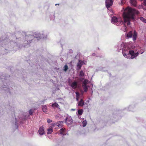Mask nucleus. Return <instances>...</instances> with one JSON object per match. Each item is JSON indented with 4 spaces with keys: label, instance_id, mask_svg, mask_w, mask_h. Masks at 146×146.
Here are the masks:
<instances>
[{
    "label": "nucleus",
    "instance_id": "25",
    "mask_svg": "<svg viewBox=\"0 0 146 146\" xmlns=\"http://www.w3.org/2000/svg\"><path fill=\"white\" fill-rule=\"evenodd\" d=\"M84 73L83 71L82 70L80 72L79 76L80 77H83L84 76Z\"/></svg>",
    "mask_w": 146,
    "mask_h": 146
},
{
    "label": "nucleus",
    "instance_id": "18",
    "mask_svg": "<svg viewBox=\"0 0 146 146\" xmlns=\"http://www.w3.org/2000/svg\"><path fill=\"white\" fill-rule=\"evenodd\" d=\"M130 3L131 4L134 6H136L137 4V1L136 0H130Z\"/></svg>",
    "mask_w": 146,
    "mask_h": 146
},
{
    "label": "nucleus",
    "instance_id": "39",
    "mask_svg": "<svg viewBox=\"0 0 146 146\" xmlns=\"http://www.w3.org/2000/svg\"><path fill=\"white\" fill-rule=\"evenodd\" d=\"M71 110H72V111H75V109H72Z\"/></svg>",
    "mask_w": 146,
    "mask_h": 146
},
{
    "label": "nucleus",
    "instance_id": "38",
    "mask_svg": "<svg viewBox=\"0 0 146 146\" xmlns=\"http://www.w3.org/2000/svg\"><path fill=\"white\" fill-rule=\"evenodd\" d=\"M79 98H76V100L77 101H78V100H79Z\"/></svg>",
    "mask_w": 146,
    "mask_h": 146
},
{
    "label": "nucleus",
    "instance_id": "6",
    "mask_svg": "<svg viewBox=\"0 0 146 146\" xmlns=\"http://www.w3.org/2000/svg\"><path fill=\"white\" fill-rule=\"evenodd\" d=\"M68 82L70 86L73 89H76L78 87V83L76 81H74L71 83V81L69 79Z\"/></svg>",
    "mask_w": 146,
    "mask_h": 146
},
{
    "label": "nucleus",
    "instance_id": "24",
    "mask_svg": "<svg viewBox=\"0 0 146 146\" xmlns=\"http://www.w3.org/2000/svg\"><path fill=\"white\" fill-rule=\"evenodd\" d=\"M139 19L142 22L146 23V19L144 18L143 17H141L139 18Z\"/></svg>",
    "mask_w": 146,
    "mask_h": 146
},
{
    "label": "nucleus",
    "instance_id": "40",
    "mask_svg": "<svg viewBox=\"0 0 146 146\" xmlns=\"http://www.w3.org/2000/svg\"><path fill=\"white\" fill-rule=\"evenodd\" d=\"M123 0H121V3H123Z\"/></svg>",
    "mask_w": 146,
    "mask_h": 146
},
{
    "label": "nucleus",
    "instance_id": "15",
    "mask_svg": "<svg viewBox=\"0 0 146 146\" xmlns=\"http://www.w3.org/2000/svg\"><path fill=\"white\" fill-rule=\"evenodd\" d=\"M88 87L89 86L86 84L82 85V88L85 92H86L87 91Z\"/></svg>",
    "mask_w": 146,
    "mask_h": 146
},
{
    "label": "nucleus",
    "instance_id": "22",
    "mask_svg": "<svg viewBox=\"0 0 146 146\" xmlns=\"http://www.w3.org/2000/svg\"><path fill=\"white\" fill-rule=\"evenodd\" d=\"M98 70L102 71L105 72L107 70V69L105 68L100 67L99 68Z\"/></svg>",
    "mask_w": 146,
    "mask_h": 146
},
{
    "label": "nucleus",
    "instance_id": "35",
    "mask_svg": "<svg viewBox=\"0 0 146 146\" xmlns=\"http://www.w3.org/2000/svg\"><path fill=\"white\" fill-rule=\"evenodd\" d=\"M74 58H76L77 59L78 58V55H76Z\"/></svg>",
    "mask_w": 146,
    "mask_h": 146
},
{
    "label": "nucleus",
    "instance_id": "10",
    "mask_svg": "<svg viewBox=\"0 0 146 146\" xmlns=\"http://www.w3.org/2000/svg\"><path fill=\"white\" fill-rule=\"evenodd\" d=\"M83 63H84V62L83 61L80 60H79L77 64V70H79L81 69Z\"/></svg>",
    "mask_w": 146,
    "mask_h": 146
},
{
    "label": "nucleus",
    "instance_id": "34",
    "mask_svg": "<svg viewBox=\"0 0 146 146\" xmlns=\"http://www.w3.org/2000/svg\"><path fill=\"white\" fill-rule=\"evenodd\" d=\"M96 54L95 53H93L92 54V55L93 56H96L97 57H98V56H96Z\"/></svg>",
    "mask_w": 146,
    "mask_h": 146
},
{
    "label": "nucleus",
    "instance_id": "41",
    "mask_svg": "<svg viewBox=\"0 0 146 146\" xmlns=\"http://www.w3.org/2000/svg\"><path fill=\"white\" fill-rule=\"evenodd\" d=\"M144 52V51H143V52H141V53H140L141 54H143Z\"/></svg>",
    "mask_w": 146,
    "mask_h": 146
},
{
    "label": "nucleus",
    "instance_id": "20",
    "mask_svg": "<svg viewBox=\"0 0 146 146\" xmlns=\"http://www.w3.org/2000/svg\"><path fill=\"white\" fill-rule=\"evenodd\" d=\"M42 106L43 111L44 112H46L47 108L46 106L45 105H43Z\"/></svg>",
    "mask_w": 146,
    "mask_h": 146
},
{
    "label": "nucleus",
    "instance_id": "30",
    "mask_svg": "<svg viewBox=\"0 0 146 146\" xmlns=\"http://www.w3.org/2000/svg\"><path fill=\"white\" fill-rule=\"evenodd\" d=\"M15 125L16 126V129H18V126L17 125V120H16V118H15Z\"/></svg>",
    "mask_w": 146,
    "mask_h": 146
},
{
    "label": "nucleus",
    "instance_id": "11",
    "mask_svg": "<svg viewBox=\"0 0 146 146\" xmlns=\"http://www.w3.org/2000/svg\"><path fill=\"white\" fill-rule=\"evenodd\" d=\"M135 108V106L134 105H132L129 106L126 108H125L124 110H127L129 111H133Z\"/></svg>",
    "mask_w": 146,
    "mask_h": 146
},
{
    "label": "nucleus",
    "instance_id": "3",
    "mask_svg": "<svg viewBox=\"0 0 146 146\" xmlns=\"http://www.w3.org/2000/svg\"><path fill=\"white\" fill-rule=\"evenodd\" d=\"M116 51L120 52L122 50V53L125 58L129 59L135 58L140 53V49L138 46H136L134 44L126 45L124 43H119L115 46Z\"/></svg>",
    "mask_w": 146,
    "mask_h": 146
},
{
    "label": "nucleus",
    "instance_id": "32",
    "mask_svg": "<svg viewBox=\"0 0 146 146\" xmlns=\"http://www.w3.org/2000/svg\"><path fill=\"white\" fill-rule=\"evenodd\" d=\"M47 122L48 123H50L52 122V120L50 119H48Z\"/></svg>",
    "mask_w": 146,
    "mask_h": 146
},
{
    "label": "nucleus",
    "instance_id": "28",
    "mask_svg": "<svg viewBox=\"0 0 146 146\" xmlns=\"http://www.w3.org/2000/svg\"><path fill=\"white\" fill-rule=\"evenodd\" d=\"M29 114L31 115H32L33 114V110L32 109H30L29 110Z\"/></svg>",
    "mask_w": 146,
    "mask_h": 146
},
{
    "label": "nucleus",
    "instance_id": "33",
    "mask_svg": "<svg viewBox=\"0 0 146 146\" xmlns=\"http://www.w3.org/2000/svg\"><path fill=\"white\" fill-rule=\"evenodd\" d=\"M68 117H66L65 119V121L66 123H67V122H68Z\"/></svg>",
    "mask_w": 146,
    "mask_h": 146
},
{
    "label": "nucleus",
    "instance_id": "21",
    "mask_svg": "<svg viewBox=\"0 0 146 146\" xmlns=\"http://www.w3.org/2000/svg\"><path fill=\"white\" fill-rule=\"evenodd\" d=\"M53 131L52 128H48L47 129V133L48 134H51L53 132Z\"/></svg>",
    "mask_w": 146,
    "mask_h": 146
},
{
    "label": "nucleus",
    "instance_id": "8",
    "mask_svg": "<svg viewBox=\"0 0 146 146\" xmlns=\"http://www.w3.org/2000/svg\"><path fill=\"white\" fill-rule=\"evenodd\" d=\"M117 111H115L112 115L110 117V119L112 120H113L115 121H117V118L118 115H117Z\"/></svg>",
    "mask_w": 146,
    "mask_h": 146
},
{
    "label": "nucleus",
    "instance_id": "36",
    "mask_svg": "<svg viewBox=\"0 0 146 146\" xmlns=\"http://www.w3.org/2000/svg\"><path fill=\"white\" fill-rule=\"evenodd\" d=\"M61 40H60V41L59 42V43H60V42H61ZM60 44H61V46L62 47V43H61Z\"/></svg>",
    "mask_w": 146,
    "mask_h": 146
},
{
    "label": "nucleus",
    "instance_id": "7",
    "mask_svg": "<svg viewBox=\"0 0 146 146\" xmlns=\"http://www.w3.org/2000/svg\"><path fill=\"white\" fill-rule=\"evenodd\" d=\"M114 0H106L105 4L106 7L108 9L113 5Z\"/></svg>",
    "mask_w": 146,
    "mask_h": 146
},
{
    "label": "nucleus",
    "instance_id": "37",
    "mask_svg": "<svg viewBox=\"0 0 146 146\" xmlns=\"http://www.w3.org/2000/svg\"><path fill=\"white\" fill-rule=\"evenodd\" d=\"M70 51L71 52H73V50H72V49H70Z\"/></svg>",
    "mask_w": 146,
    "mask_h": 146
},
{
    "label": "nucleus",
    "instance_id": "27",
    "mask_svg": "<svg viewBox=\"0 0 146 146\" xmlns=\"http://www.w3.org/2000/svg\"><path fill=\"white\" fill-rule=\"evenodd\" d=\"M68 69V66L67 65H64V68L63 69V70L65 72H66Z\"/></svg>",
    "mask_w": 146,
    "mask_h": 146
},
{
    "label": "nucleus",
    "instance_id": "4",
    "mask_svg": "<svg viewBox=\"0 0 146 146\" xmlns=\"http://www.w3.org/2000/svg\"><path fill=\"white\" fill-rule=\"evenodd\" d=\"M33 35L34 36V38H36L37 40H39L40 39H46L47 37V35L44 34L43 32H35Z\"/></svg>",
    "mask_w": 146,
    "mask_h": 146
},
{
    "label": "nucleus",
    "instance_id": "31",
    "mask_svg": "<svg viewBox=\"0 0 146 146\" xmlns=\"http://www.w3.org/2000/svg\"><path fill=\"white\" fill-rule=\"evenodd\" d=\"M143 3H144V5L145 6V8H146V9H145V7H144V9H145V10H146V0L144 1V2H143Z\"/></svg>",
    "mask_w": 146,
    "mask_h": 146
},
{
    "label": "nucleus",
    "instance_id": "5",
    "mask_svg": "<svg viewBox=\"0 0 146 146\" xmlns=\"http://www.w3.org/2000/svg\"><path fill=\"white\" fill-rule=\"evenodd\" d=\"M137 33L135 30H132L129 31L126 34V37L127 38L132 37L133 40L134 41L137 39Z\"/></svg>",
    "mask_w": 146,
    "mask_h": 146
},
{
    "label": "nucleus",
    "instance_id": "29",
    "mask_svg": "<svg viewBox=\"0 0 146 146\" xmlns=\"http://www.w3.org/2000/svg\"><path fill=\"white\" fill-rule=\"evenodd\" d=\"M76 98H79L80 96V94L78 92H76Z\"/></svg>",
    "mask_w": 146,
    "mask_h": 146
},
{
    "label": "nucleus",
    "instance_id": "17",
    "mask_svg": "<svg viewBox=\"0 0 146 146\" xmlns=\"http://www.w3.org/2000/svg\"><path fill=\"white\" fill-rule=\"evenodd\" d=\"M84 104V102L82 99H81L78 103V106H83Z\"/></svg>",
    "mask_w": 146,
    "mask_h": 146
},
{
    "label": "nucleus",
    "instance_id": "12",
    "mask_svg": "<svg viewBox=\"0 0 146 146\" xmlns=\"http://www.w3.org/2000/svg\"><path fill=\"white\" fill-rule=\"evenodd\" d=\"M60 134L63 135H66V129L64 128H61L60 130Z\"/></svg>",
    "mask_w": 146,
    "mask_h": 146
},
{
    "label": "nucleus",
    "instance_id": "26",
    "mask_svg": "<svg viewBox=\"0 0 146 146\" xmlns=\"http://www.w3.org/2000/svg\"><path fill=\"white\" fill-rule=\"evenodd\" d=\"M82 126L83 127H85L86 126L87 124V121L86 120H84L82 122Z\"/></svg>",
    "mask_w": 146,
    "mask_h": 146
},
{
    "label": "nucleus",
    "instance_id": "13",
    "mask_svg": "<svg viewBox=\"0 0 146 146\" xmlns=\"http://www.w3.org/2000/svg\"><path fill=\"white\" fill-rule=\"evenodd\" d=\"M64 122V121H58L56 123V125L57 126H58L59 128H61L63 126L62 123Z\"/></svg>",
    "mask_w": 146,
    "mask_h": 146
},
{
    "label": "nucleus",
    "instance_id": "42",
    "mask_svg": "<svg viewBox=\"0 0 146 146\" xmlns=\"http://www.w3.org/2000/svg\"><path fill=\"white\" fill-rule=\"evenodd\" d=\"M59 5V4H56L55 5H56H56Z\"/></svg>",
    "mask_w": 146,
    "mask_h": 146
},
{
    "label": "nucleus",
    "instance_id": "14",
    "mask_svg": "<svg viewBox=\"0 0 146 146\" xmlns=\"http://www.w3.org/2000/svg\"><path fill=\"white\" fill-rule=\"evenodd\" d=\"M83 113V110L82 109H79L78 110L76 113V114L78 116V117L80 115H81Z\"/></svg>",
    "mask_w": 146,
    "mask_h": 146
},
{
    "label": "nucleus",
    "instance_id": "19",
    "mask_svg": "<svg viewBox=\"0 0 146 146\" xmlns=\"http://www.w3.org/2000/svg\"><path fill=\"white\" fill-rule=\"evenodd\" d=\"M50 20H54L55 18L54 13L53 12L51 13L50 15Z\"/></svg>",
    "mask_w": 146,
    "mask_h": 146
},
{
    "label": "nucleus",
    "instance_id": "23",
    "mask_svg": "<svg viewBox=\"0 0 146 146\" xmlns=\"http://www.w3.org/2000/svg\"><path fill=\"white\" fill-rule=\"evenodd\" d=\"M52 107H56L58 108L59 107V105L56 102H55L52 104Z\"/></svg>",
    "mask_w": 146,
    "mask_h": 146
},
{
    "label": "nucleus",
    "instance_id": "16",
    "mask_svg": "<svg viewBox=\"0 0 146 146\" xmlns=\"http://www.w3.org/2000/svg\"><path fill=\"white\" fill-rule=\"evenodd\" d=\"M73 122V121L72 118L71 117V116H68L67 123L69 125L71 124Z\"/></svg>",
    "mask_w": 146,
    "mask_h": 146
},
{
    "label": "nucleus",
    "instance_id": "1",
    "mask_svg": "<svg viewBox=\"0 0 146 146\" xmlns=\"http://www.w3.org/2000/svg\"><path fill=\"white\" fill-rule=\"evenodd\" d=\"M11 39H13L10 41L9 37L5 36H2L0 38V45L4 48L5 53L3 54H6L9 52V51L16 50L14 49L16 47V49L20 48L19 45V43L15 42L13 40L16 39V42H19L20 40L23 41L24 44L23 46L25 47L27 45L31 43L34 39V36L32 35H26L25 36V40L24 39V37L22 35L21 33L19 32L17 33L16 35H12L10 37Z\"/></svg>",
    "mask_w": 146,
    "mask_h": 146
},
{
    "label": "nucleus",
    "instance_id": "9",
    "mask_svg": "<svg viewBox=\"0 0 146 146\" xmlns=\"http://www.w3.org/2000/svg\"><path fill=\"white\" fill-rule=\"evenodd\" d=\"M38 132L39 134L40 135H42L45 133L44 129L43 126H42L40 127L38 130Z\"/></svg>",
    "mask_w": 146,
    "mask_h": 146
},
{
    "label": "nucleus",
    "instance_id": "2",
    "mask_svg": "<svg viewBox=\"0 0 146 146\" xmlns=\"http://www.w3.org/2000/svg\"><path fill=\"white\" fill-rule=\"evenodd\" d=\"M139 14V12L135 9L129 8L123 13V20L121 17L117 18L113 16L111 18V22L112 23L117 26L123 24L126 29L127 26L130 25L131 21H134L135 20V15H138Z\"/></svg>",
    "mask_w": 146,
    "mask_h": 146
}]
</instances>
